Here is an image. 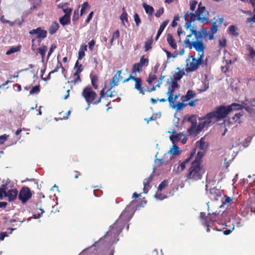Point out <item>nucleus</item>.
Here are the masks:
<instances>
[{"mask_svg":"<svg viewBox=\"0 0 255 255\" xmlns=\"http://www.w3.org/2000/svg\"><path fill=\"white\" fill-rule=\"evenodd\" d=\"M203 155V152L198 151L186 174V177L188 179L196 181L202 179L204 172L202 169L201 163Z\"/></svg>","mask_w":255,"mask_h":255,"instance_id":"nucleus-1","label":"nucleus"},{"mask_svg":"<svg viewBox=\"0 0 255 255\" xmlns=\"http://www.w3.org/2000/svg\"><path fill=\"white\" fill-rule=\"evenodd\" d=\"M125 225L124 223L118 219L110 227V229L107 232L104 238L107 239L110 243H114L116 238L123 229Z\"/></svg>","mask_w":255,"mask_h":255,"instance_id":"nucleus-2","label":"nucleus"},{"mask_svg":"<svg viewBox=\"0 0 255 255\" xmlns=\"http://www.w3.org/2000/svg\"><path fill=\"white\" fill-rule=\"evenodd\" d=\"M185 47H188L190 49L192 46L198 52V56L204 57V50L205 49V46L203 42L201 40H195L190 41L189 38H186L184 41Z\"/></svg>","mask_w":255,"mask_h":255,"instance_id":"nucleus-3","label":"nucleus"},{"mask_svg":"<svg viewBox=\"0 0 255 255\" xmlns=\"http://www.w3.org/2000/svg\"><path fill=\"white\" fill-rule=\"evenodd\" d=\"M82 95L89 106L90 104L95 105L94 103L97 99V94L93 90L91 86H88L84 88L82 92Z\"/></svg>","mask_w":255,"mask_h":255,"instance_id":"nucleus-4","label":"nucleus"},{"mask_svg":"<svg viewBox=\"0 0 255 255\" xmlns=\"http://www.w3.org/2000/svg\"><path fill=\"white\" fill-rule=\"evenodd\" d=\"M203 57L198 56V59L194 56H191L186 59V71L193 72L195 71L203 61Z\"/></svg>","mask_w":255,"mask_h":255,"instance_id":"nucleus-5","label":"nucleus"},{"mask_svg":"<svg viewBox=\"0 0 255 255\" xmlns=\"http://www.w3.org/2000/svg\"><path fill=\"white\" fill-rule=\"evenodd\" d=\"M217 122L214 114L212 112L207 114L204 117L199 119L198 128L202 130L206 126H208L212 123Z\"/></svg>","mask_w":255,"mask_h":255,"instance_id":"nucleus-6","label":"nucleus"},{"mask_svg":"<svg viewBox=\"0 0 255 255\" xmlns=\"http://www.w3.org/2000/svg\"><path fill=\"white\" fill-rule=\"evenodd\" d=\"M208 15L209 12L206 10L205 6H202V3L200 2L198 5V9L196 11L197 20L202 22L208 21L209 19Z\"/></svg>","mask_w":255,"mask_h":255,"instance_id":"nucleus-7","label":"nucleus"},{"mask_svg":"<svg viewBox=\"0 0 255 255\" xmlns=\"http://www.w3.org/2000/svg\"><path fill=\"white\" fill-rule=\"evenodd\" d=\"M130 80H132L135 82L134 88L139 92V94H141L142 95L145 94V90L142 86V80L140 78L135 77L131 75H130L128 77L123 80V83L128 82Z\"/></svg>","mask_w":255,"mask_h":255,"instance_id":"nucleus-8","label":"nucleus"},{"mask_svg":"<svg viewBox=\"0 0 255 255\" xmlns=\"http://www.w3.org/2000/svg\"><path fill=\"white\" fill-rule=\"evenodd\" d=\"M149 60L148 58H145L144 55L142 56L139 60V62L134 63L131 68L132 73H135L136 72L140 73L142 71V68L144 67L147 66Z\"/></svg>","mask_w":255,"mask_h":255,"instance_id":"nucleus-9","label":"nucleus"},{"mask_svg":"<svg viewBox=\"0 0 255 255\" xmlns=\"http://www.w3.org/2000/svg\"><path fill=\"white\" fill-rule=\"evenodd\" d=\"M134 203V201H131L129 205L128 206L125 210L123 211L120 216L118 218L120 221L123 223H124L125 224L132 217V211H130V208L133 206Z\"/></svg>","mask_w":255,"mask_h":255,"instance_id":"nucleus-10","label":"nucleus"},{"mask_svg":"<svg viewBox=\"0 0 255 255\" xmlns=\"http://www.w3.org/2000/svg\"><path fill=\"white\" fill-rule=\"evenodd\" d=\"M32 194L28 187H23L20 190L18 194V199L21 201L23 204L27 202L32 197Z\"/></svg>","mask_w":255,"mask_h":255,"instance_id":"nucleus-11","label":"nucleus"},{"mask_svg":"<svg viewBox=\"0 0 255 255\" xmlns=\"http://www.w3.org/2000/svg\"><path fill=\"white\" fill-rule=\"evenodd\" d=\"M215 116L217 121L225 118L230 113L228 106H220L216 110L212 112Z\"/></svg>","mask_w":255,"mask_h":255,"instance_id":"nucleus-12","label":"nucleus"},{"mask_svg":"<svg viewBox=\"0 0 255 255\" xmlns=\"http://www.w3.org/2000/svg\"><path fill=\"white\" fill-rule=\"evenodd\" d=\"M188 121L191 124L188 129L189 134H197L201 131L199 130L198 125H197V118L195 116H191L188 118Z\"/></svg>","mask_w":255,"mask_h":255,"instance_id":"nucleus-13","label":"nucleus"},{"mask_svg":"<svg viewBox=\"0 0 255 255\" xmlns=\"http://www.w3.org/2000/svg\"><path fill=\"white\" fill-rule=\"evenodd\" d=\"M179 86L178 84L177 83V81H173L171 83V88H169L168 89V92L167 93V94L168 95V99L167 100L169 103V105H173V93L174 92V90L175 88H179Z\"/></svg>","mask_w":255,"mask_h":255,"instance_id":"nucleus-14","label":"nucleus"},{"mask_svg":"<svg viewBox=\"0 0 255 255\" xmlns=\"http://www.w3.org/2000/svg\"><path fill=\"white\" fill-rule=\"evenodd\" d=\"M31 35L36 34V38L37 39H44L47 37V31L39 27L36 29H33L29 32Z\"/></svg>","mask_w":255,"mask_h":255,"instance_id":"nucleus-15","label":"nucleus"},{"mask_svg":"<svg viewBox=\"0 0 255 255\" xmlns=\"http://www.w3.org/2000/svg\"><path fill=\"white\" fill-rule=\"evenodd\" d=\"M122 70L118 71L116 74L113 76L112 81L110 82V89L119 85L120 81H122L124 77L122 75Z\"/></svg>","mask_w":255,"mask_h":255,"instance_id":"nucleus-16","label":"nucleus"},{"mask_svg":"<svg viewBox=\"0 0 255 255\" xmlns=\"http://www.w3.org/2000/svg\"><path fill=\"white\" fill-rule=\"evenodd\" d=\"M209 194L211 199L217 201L219 197L222 196V191L216 188H213L210 189Z\"/></svg>","mask_w":255,"mask_h":255,"instance_id":"nucleus-17","label":"nucleus"},{"mask_svg":"<svg viewBox=\"0 0 255 255\" xmlns=\"http://www.w3.org/2000/svg\"><path fill=\"white\" fill-rule=\"evenodd\" d=\"M170 139L173 143L178 142L180 140H181L183 143H185L186 142L185 136L182 133L173 134L170 136Z\"/></svg>","mask_w":255,"mask_h":255,"instance_id":"nucleus-18","label":"nucleus"},{"mask_svg":"<svg viewBox=\"0 0 255 255\" xmlns=\"http://www.w3.org/2000/svg\"><path fill=\"white\" fill-rule=\"evenodd\" d=\"M195 154L196 149H193L190 152L189 157L185 159L183 162L179 165L178 168H180V170L181 171H183L185 168L186 163L190 161L191 158L194 156V155H195Z\"/></svg>","mask_w":255,"mask_h":255,"instance_id":"nucleus-19","label":"nucleus"},{"mask_svg":"<svg viewBox=\"0 0 255 255\" xmlns=\"http://www.w3.org/2000/svg\"><path fill=\"white\" fill-rule=\"evenodd\" d=\"M18 195V191L16 189H13L7 191L5 194V197L8 198L9 201H12L16 199Z\"/></svg>","mask_w":255,"mask_h":255,"instance_id":"nucleus-20","label":"nucleus"},{"mask_svg":"<svg viewBox=\"0 0 255 255\" xmlns=\"http://www.w3.org/2000/svg\"><path fill=\"white\" fill-rule=\"evenodd\" d=\"M167 42L168 44L172 47L173 49L176 50L177 48V46L174 38H173L172 35L170 33H168L167 35Z\"/></svg>","mask_w":255,"mask_h":255,"instance_id":"nucleus-21","label":"nucleus"},{"mask_svg":"<svg viewBox=\"0 0 255 255\" xmlns=\"http://www.w3.org/2000/svg\"><path fill=\"white\" fill-rule=\"evenodd\" d=\"M190 31L191 33L190 34L187 36V38L189 39V38L191 37L192 35H194L196 39V40H199V39H203L202 32H201V30H200L199 31H197L196 30L194 29L193 27H192L190 29Z\"/></svg>","mask_w":255,"mask_h":255,"instance_id":"nucleus-22","label":"nucleus"},{"mask_svg":"<svg viewBox=\"0 0 255 255\" xmlns=\"http://www.w3.org/2000/svg\"><path fill=\"white\" fill-rule=\"evenodd\" d=\"M208 143L205 141L204 139L202 137L199 141H198L196 143V148H199L200 150H205L208 146Z\"/></svg>","mask_w":255,"mask_h":255,"instance_id":"nucleus-23","label":"nucleus"},{"mask_svg":"<svg viewBox=\"0 0 255 255\" xmlns=\"http://www.w3.org/2000/svg\"><path fill=\"white\" fill-rule=\"evenodd\" d=\"M217 215L216 213H212V214L209 213L206 218V220H205V222H208L210 224L212 223V222H217L218 223H220L217 221Z\"/></svg>","mask_w":255,"mask_h":255,"instance_id":"nucleus-24","label":"nucleus"},{"mask_svg":"<svg viewBox=\"0 0 255 255\" xmlns=\"http://www.w3.org/2000/svg\"><path fill=\"white\" fill-rule=\"evenodd\" d=\"M188 15V16L189 17V19L187 21V22L185 23V27L187 28V29H188L189 28H190L191 26V23L194 21V20L193 19V17L195 16L196 17V13H191V12H190L188 13V12H187L186 13V14H185L184 15V17L186 18V17L187 16V15Z\"/></svg>","mask_w":255,"mask_h":255,"instance_id":"nucleus-25","label":"nucleus"},{"mask_svg":"<svg viewBox=\"0 0 255 255\" xmlns=\"http://www.w3.org/2000/svg\"><path fill=\"white\" fill-rule=\"evenodd\" d=\"M47 50V47L45 45H43L41 47H39L37 49L36 54L39 53L41 56L42 61H43L45 56V53Z\"/></svg>","mask_w":255,"mask_h":255,"instance_id":"nucleus-26","label":"nucleus"},{"mask_svg":"<svg viewBox=\"0 0 255 255\" xmlns=\"http://www.w3.org/2000/svg\"><path fill=\"white\" fill-rule=\"evenodd\" d=\"M59 27V24L57 22H53L48 29L49 33L51 35L54 34L58 29Z\"/></svg>","mask_w":255,"mask_h":255,"instance_id":"nucleus-27","label":"nucleus"},{"mask_svg":"<svg viewBox=\"0 0 255 255\" xmlns=\"http://www.w3.org/2000/svg\"><path fill=\"white\" fill-rule=\"evenodd\" d=\"M201 32H202L203 39H206L207 37H208L210 40H213L215 38L214 36L209 33V31L205 28H201Z\"/></svg>","mask_w":255,"mask_h":255,"instance_id":"nucleus-28","label":"nucleus"},{"mask_svg":"<svg viewBox=\"0 0 255 255\" xmlns=\"http://www.w3.org/2000/svg\"><path fill=\"white\" fill-rule=\"evenodd\" d=\"M59 22L63 25L70 23V16L64 15L59 18Z\"/></svg>","mask_w":255,"mask_h":255,"instance_id":"nucleus-29","label":"nucleus"},{"mask_svg":"<svg viewBox=\"0 0 255 255\" xmlns=\"http://www.w3.org/2000/svg\"><path fill=\"white\" fill-rule=\"evenodd\" d=\"M195 96V94L194 92L189 90L187 91L186 95L185 96L182 97V100L184 101H188L192 99Z\"/></svg>","mask_w":255,"mask_h":255,"instance_id":"nucleus-30","label":"nucleus"},{"mask_svg":"<svg viewBox=\"0 0 255 255\" xmlns=\"http://www.w3.org/2000/svg\"><path fill=\"white\" fill-rule=\"evenodd\" d=\"M170 154L173 155H178L180 154L179 148L177 145H173L172 147L170 148L168 151Z\"/></svg>","mask_w":255,"mask_h":255,"instance_id":"nucleus-31","label":"nucleus"},{"mask_svg":"<svg viewBox=\"0 0 255 255\" xmlns=\"http://www.w3.org/2000/svg\"><path fill=\"white\" fill-rule=\"evenodd\" d=\"M21 48V46L20 45H18L16 46L11 47L8 50H7L6 52V54L8 55L13 53L18 52L20 51Z\"/></svg>","mask_w":255,"mask_h":255,"instance_id":"nucleus-32","label":"nucleus"},{"mask_svg":"<svg viewBox=\"0 0 255 255\" xmlns=\"http://www.w3.org/2000/svg\"><path fill=\"white\" fill-rule=\"evenodd\" d=\"M91 84L95 89L97 90L98 88L97 82L98 81V77L97 75H91Z\"/></svg>","mask_w":255,"mask_h":255,"instance_id":"nucleus-33","label":"nucleus"},{"mask_svg":"<svg viewBox=\"0 0 255 255\" xmlns=\"http://www.w3.org/2000/svg\"><path fill=\"white\" fill-rule=\"evenodd\" d=\"M143 7H144L146 13L149 15H151L153 13L154 9L152 6L147 4L146 3H143Z\"/></svg>","mask_w":255,"mask_h":255,"instance_id":"nucleus-34","label":"nucleus"},{"mask_svg":"<svg viewBox=\"0 0 255 255\" xmlns=\"http://www.w3.org/2000/svg\"><path fill=\"white\" fill-rule=\"evenodd\" d=\"M228 109H229V112H231L234 110H239L242 109V106L237 103H233L231 105L228 106Z\"/></svg>","mask_w":255,"mask_h":255,"instance_id":"nucleus-35","label":"nucleus"},{"mask_svg":"<svg viewBox=\"0 0 255 255\" xmlns=\"http://www.w3.org/2000/svg\"><path fill=\"white\" fill-rule=\"evenodd\" d=\"M74 79L70 81V83H74V84L79 83L81 82V79L80 76V73L75 72L73 74ZM70 83V82H68Z\"/></svg>","mask_w":255,"mask_h":255,"instance_id":"nucleus-36","label":"nucleus"},{"mask_svg":"<svg viewBox=\"0 0 255 255\" xmlns=\"http://www.w3.org/2000/svg\"><path fill=\"white\" fill-rule=\"evenodd\" d=\"M220 25L217 23V21H215L212 23V26L210 28V30L211 31L212 34L214 36V34H216L218 30V27Z\"/></svg>","mask_w":255,"mask_h":255,"instance_id":"nucleus-37","label":"nucleus"},{"mask_svg":"<svg viewBox=\"0 0 255 255\" xmlns=\"http://www.w3.org/2000/svg\"><path fill=\"white\" fill-rule=\"evenodd\" d=\"M184 74L185 73L183 71H179V72H175L173 75V80L174 81L180 80Z\"/></svg>","mask_w":255,"mask_h":255,"instance_id":"nucleus-38","label":"nucleus"},{"mask_svg":"<svg viewBox=\"0 0 255 255\" xmlns=\"http://www.w3.org/2000/svg\"><path fill=\"white\" fill-rule=\"evenodd\" d=\"M106 95L107 97L111 98L118 97V94L115 90L112 91V89H110V86L108 90L106 92Z\"/></svg>","mask_w":255,"mask_h":255,"instance_id":"nucleus-39","label":"nucleus"},{"mask_svg":"<svg viewBox=\"0 0 255 255\" xmlns=\"http://www.w3.org/2000/svg\"><path fill=\"white\" fill-rule=\"evenodd\" d=\"M247 50L250 52L249 57L252 59L255 58V50L250 45H247Z\"/></svg>","mask_w":255,"mask_h":255,"instance_id":"nucleus-40","label":"nucleus"},{"mask_svg":"<svg viewBox=\"0 0 255 255\" xmlns=\"http://www.w3.org/2000/svg\"><path fill=\"white\" fill-rule=\"evenodd\" d=\"M40 90V85H38L31 88V89L29 91V94L30 95L37 94L39 93Z\"/></svg>","mask_w":255,"mask_h":255,"instance_id":"nucleus-41","label":"nucleus"},{"mask_svg":"<svg viewBox=\"0 0 255 255\" xmlns=\"http://www.w3.org/2000/svg\"><path fill=\"white\" fill-rule=\"evenodd\" d=\"M169 23V20H166L163 21L160 25L159 28L157 31L158 33L161 34L163 30Z\"/></svg>","mask_w":255,"mask_h":255,"instance_id":"nucleus-42","label":"nucleus"},{"mask_svg":"<svg viewBox=\"0 0 255 255\" xmlns=\"http://www.w3.org/2000/svg\"><path fill=\"white\" fill-rule=\"evenodd\" d=\"M150 182L148 180H147V178L144 179L143 180V192L145 193H147L148 191V187H149Z\"/></svg>","mask_w":255,"mask_h":255,"instance_id":"nucleus-43","label":"nucleus"},{"mask_svg":"<svg viewBox=\"0 0 255 255\" xmlns=\"http://www.w3.org/2000/svg\"><path fill=\"white\" fill-rule=\"evenodd\" d=\"M60 68H62L63 70H65L64 68L62 66L61 62L58 61V62H57L56 67L54 68V69L53 70L51 71L50 72V74H53V73L58 72V70Z\"/></svg>","mask_w":255,"mask_h":255,"instance_id":"nucleus-44","label":"nucleus"},{"mask_svg":"<svg viewBox=\"0 0 255 255\" xmlns=\"http://www.w3.org/2000/svg\"><path fill=\"white\" fill-rule=\"evenodd\" d=\"M105 87L104 88H103L101 91H100V97H99L97 100H96L95 102L94 103L95 105H97L99 103H100L101 102V99L103 97H104V96H105V95H106V93H105Z\"/></svg>","mask_w":255,"mask_h":255,"instance_id":"nucleus-45","label":"nucleus"},{"mask_svg":"<svg viewBox=\"0 0 255 255\" xmlns=\"http://www.w3.org/2000/svg\"><path fill=\"white\" fill-rule=\"evenodd\" d=\"M172 108H176L177 110H182L185 106L186 104L182 102H179L176 104V105H170Z\"/></svg>","mask_w":255,"mask_h":255,"instance_id":"nucleus-46","label":"nucleus"},{"mask_svg":"<svg viewBox=\"0 0 255 255\" xmlns=\"http://www.w3.org/2000/svg\"><path fill=\"white\" fill-rule=\"evenodd\" d=\"M74 68L76 69V71L75 72H77V73H81L83 70V67L82 64L79 65V62L78 60H77L75 64Z\"/></svg>","mask_w":255,"mask_h":255,"instance_id":"nucleus-47","label":"nucleus"},{"mask_svg":"<svg viewBox=\"0 0 255 255\" xmlns=\"http://www.w3.org/2000/svg\"><path fill=\"white\" fill-rule=\"evenodd\" d=\"M120 37V31L119 29H117L113 34L112 37L110 40V44L113 45V41L115 39H118Z\"/></svg>","mask_w":255,"mask_h":255,"instance_id":"nucleus-48","label":"nucleus"},{"mask_svg":"<svg viewBox=\"0 0 255 255\" xmlns=\"http://www.w3.org/2000/svg\"><path fill=\"white\" fill-rule=\"evenodd\" d=\"M156 79L157 77L155 75L150 73L149 75V77L147 79L146 82L148 83L149 85H150L154 81L156 80Z\"/></svg>","mask_w":255,"mask_h":255,"instance_id":"nucleus-49","label":"nucleus"},{"mask_svg":"<svg viewBox=\"0 0 255 255\" xmlns=\"http://www.w3.org/2000/svg\"><path fill=\"white\" fill-rule=\"evenodd\" d=\"M168 182L167 180H164L160 183L158 187V190L160 191H162L168 186Z\"/></svg>","mask_w":255,"mask_h":255,"instance_id":"nucleus-50","label":"nucleus"},{"mask_svg":"<svg viewBox=\"0 0 255 255\" xmlns=\"http://www.w3.org/2000/svg\"><path fill=\"white\" fill-rule=\"evenodd\" d=\"M152 42L153 41L152 39H148L145 42L144 45V49L145 51L149 50L151 48V44Z\"/></svg>","mask_w":255,"mask_h":255,"instance_id":"nucleus-51","label":"nucleus"},{"mask_svg":"<svg viewBox=\"0 0 255 255\" xmlns=\"http://www.w3.org/2000/svg\"><path fill=\"white\" fill-rule=\"evenodd\" d=\"M229 31L233 35L238 36L239 33L236 32V27L234 25H230L229 27Z\"/></svg>","mask_w":255,"mask_h":255,"instance_id":"nucleus-52","label":"nucleus"},{"mask_svg":"<svg viewBox=\"0 0 255 255\" xmlns=\"http://www.w3.org/2000/svg\"><path fill=\"white\" fill-rule=\"evenodd\" d=\"M225 199L224 201H222V205H227V206H229V205L231 204V202L232 201V198L230 197L227 196L226 195H225Z\"/></svg>","mask_w":255,"mask_h":255,"instance_id":"nucleus-53","label":"nucleus"},{"mask_svg":"<svg viewBox=\"0 0 255 255\" xmlns=\"http://www.w3.org/2000/svg\"><path fill=\"white\" fill-rule=\"evenodd\" d=\"M0 20L2 23H8L11 26L14 25V22L13 21L6 20L4 15L0 17Z\"/></svg>","mask_w":255,"mask_h":255,"instance_id":"nucleus-54","label":"nucleus"},{"mask_svg":"<svg viewBox=\"0 0 255 255\" xmlns=\"http://www.w3.org/2000/svg\"><path fill=\"white\" fill-rule=\"evenodd\" d=\"M6 185H2L1 187H0V199H1L4 196L5 197V194H6Z\"/></svg>","mask_w":255,"mask_h":255,"instance_id":"nucleus-55","label":"nucleus"},{"mask_svg":"<svg viewBox=\"0 0 255 255\" xmlns=\"http://www.w3.org/2000/svg\"><path fill=\"white\" fill-rule=\"evenodd\" d=\"M243 116V114L241 113H237L233 117V120L234 122L240 123V118Z\"/></svg>","mask_w":255,"mask_h":255,"instance_id":"nucleus-56","label":"nucleus"},{"mask_svg":"<svg viewBox=\"0 0 255 255\" xmlns=\"http://www.w3.org/2000/svg\"><path fill=\"white\" fill-rule=\"evenodd\" d=\"M8 135L4 134L0 136V144H3L7 139Z\"/></svg>","mask_w":255,"mask_h":255,"instance_id":"nucleus-57","label":"nucleus"},{"mask_svg":"<svg viewBox=\"0 0 255 255\" xmlns=\"http://www.w3.org/2000/svg\"><path fill=\"white\" fill-rule=\"evenodd\" d=\"M133 17H134V20L135 22L136 25L137 26H138L139 23H140V19L139 17L138 14L136 13H135L133 15Z\"/></svg>","mask_w":255,"mask_h":255,"instance_id":"nucleus-58","label":"nucleus"},{"mask_svg":"<svg viewBox=\"0 0 255 255\" xmlns=\"http://www.w3.org/2000/svg\"><path fill=\"white\" fill-rule=\"evenodd\" d=\"M64 12L65 13L64 15L69 16H70L71 13L72 11V9L71 8H66V7L63 9Z\"/></svg>","mask_w":255,"mask_h":255,"instance_id":"nucleus-59","label":"nucleus"},{"mask_svg":"<svg viewBox=\"0 0 255 255\" xmlns=\"http://www.w3.org/2000/svg\"><path fill=\"white\" fill-rule=\"evenodd\" d=\"M164 12V8L161 7L156 11L155 16L157 17H159Z\"/></svg>","mask_w":255,"mask_h":255,"instance_id":"nucleus-60","label":"nucleus"},{"mask_svg":"<svg viewBox=\"0 0 255 255\" xmlns=\"http://www.w3.org/2000/svg\"><path fill=\"white\" fill-rule=\"evenodd\" d=\"M197 2L195 0H192L190 3V8L192 11H194L195 9Z\"/></svg>","mask_w":255,"mask_h":255,"instance_id":"nucleus-61","label":"nucleus"},{"mask_svg":"<svg viewBox=\"0 0 255 255\" xmlns=\"http://www.w3.org/2000/svg\"><path fill=\"white\" fill-rule=\"evenodd\" d=\"M247 23H250L251 24L255 23V14L251 17H248L246 19Z\"/></svg>","mask_w":255,"mask_h":255,"instance_id":"nucleus-62","label":"nucleus"},{"mask_svg":"<svg viewBox=\"0 0 255 255\" xmlns=\"http://www.w3.org/2000/svg\"><path fill=\"white\" fill-rule=\"evenodd\" d=\"M56 48V46L55 45H54V44H52L50 48V49L48 52V55H47V57L48 58L50 56V55L52 54V53H53V50Z\"/></svg>","mask_w":255,"mask_h":255,"instance_id":"nucleus-63","label":"nucleus"},{"mask_svg":"<svg viewBox=\"0 0 255 255\" xmlns=\"http://www.w3.org/2000/svg\"><path fill=\"white\" fill-rule=\"evenodd\" d=\"M226 39L224 38L219 40V46L221 47H224L226 45Z\"/></svg>","mask_w":255,"mask_h":255,"instance_id":"nucleus-64","label":"nucleus"}]
</instances>
